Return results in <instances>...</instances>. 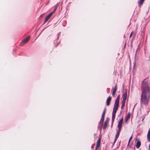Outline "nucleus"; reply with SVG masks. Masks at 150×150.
<instances>
[{
	"label": "nucleus",
	"mask_w": 150,
	"mask_h": 150,
	"mask_svg": "<svg viewBox=\"0 0 150 150\" xmlns=\"http://www.w3.org/2000/svg\"><path fill=\"white\" fill-rule=\"evenodd\" d=\"M115 114L114 113H112V122H113L114 121V120L115 118Z\"/></svg>",
	"instance_id": "nucleus-10"
},
{
	"label": "nucleus",
	"mask_w": 150,
	"mask_h": 150,
	"mask_svg": "<svg viewBox=\"0 0 150 150\" xmlns=\"http://www.w3.org/2000/svg\"><path fill=\"white\" fill-rule=\"evenodd\" d=\"M117 85L116 84L115 87L112 89V95L113 97L115 96V94L117 89Z\"/></svg>",
	"instance_id": "nucleus-4"
},
{
	"label": "nucleus",
	"mask_w": 150,
	"mask_h": 150,
	"mask_svg": "<svg viewBox=\"0 0 150 150\" xmlns=\"http://www.w3.org/2000/svg\"><path fill=\"white\" fill-rule=\"evenodd\" d=\"M107 125L108 122L107 121H105L104 123V126L103 127V129H105L106 128L107 126Z\"/></svg>",
	"instance_id": "nucleus-11"
},
{
	"label": "nucleus",
	"mask_w": 150,
	"mask_h": 150,
	"mask_svg": "<svg viewBox=\"0 0 150 150\" xmlns=\"http://www.w3.org/2000/svg\"><path fill=\"white\" fill-rule=\"evenodd\" d=\"M120 96H118L116 99L115 101V103H114V108H115V109H118V107L119 105V102L120 100Z\"/></svg>",
	"instance_id": "nucleus-2"
},
{
	"label": "nucleus",
	"mask_w": 150,
	"mask_h": 150,
	"mask_svg": "<svg viewBox=\"0 0 150 150\" xmlns=\"http://www.w3.org/2000/svg\"><path fill=\"white\" fill-rule=\"evenodd\" d=\"M93 146H92V147H91V148H93Z\"/></svg>",
	"instance_id": "nucleus-28"
},
{
	"label": "nucleus",
	"mask_w": 150,
	"mask_h": 150,
	"mask_svg": "<svg viewBox=\"0 0 150 150\" xmlns=\"http://www.w3.org/2000/svg\"><path fill=\"white\" fill-rule=\"evenodd\" d=\"M130 117V114H129L128 115H127V118H126V121L127 122V120L128 119H129Z\"/></svg>",
	"instance_id": "nucleus-17"
},
{
	"label": "nucleus",
	"mask_w": 150,
	"mask_h": 150,
	"mask_svg": "<svg viewBox=\"0 0 150 150\" xmlns=\"http://www.w3.org/2000/svg\"><path fill=\"white\" fill-rule=\"evenodd\" d=\"M141 142H140L138 140L137 143L135 146L138 149L139 148Z\"/></svg>",
	"instance_id": "nucleus-8"
},
{
	"label": "nucleus",
	"mask_w": 150,
	"mask_h": 150,
	"mask_svg": "<svg viewBox=\"0 0 150 150\" xmlns=\"http://www.w3.org/2000/svg\"><path fill=\"white\" fill-rule=\"evenodd\" d=\"M99 148V146H96V147L95 150H97Z\"/></svg>",
	"instance_id": "nucleus-23"
},
{
	"label": "nucleus",
	"mask_w": 150,
	"mask_h": 150,
	"mask_svg": "<svg viewBox=\"0 0 150 150\" xmlns=\"http://www.w3.org/2000/svg\"><path fill=\"white\" fill-rule=\"evenodd\" d=\"M115 114L114 113H112V122H113L114 121V120L115 118Z\"/></svg>",
	"instance_id": "nucleus-9"
},
{
	"label": "nucleus",
	"mask_w": 150,
	"mask_h": 150,
	"mask_svg": "<svg viewBox=\"0 0 150 150\" xmlns=\"http://www.w3.org/2000/svg\"><path fill=\"white\" fill-rule=\"evenodd\" d=\"M100 139H99L97 141L96 143V146H100Z\"/></svg>",
	"instance_id": "nucleus-12"
},
{
	"label": "nucleus",
	"mask_w": 150,
	"mask_h": 150,
	"mask_svg": "<svg viewBox=\"0 0 150 150\" xmlns=\"http://www.w3.org/2000/svg\"><path fill=\"white\" fill-rule=\"evenodd\" d=\"M54 13L52 12L49 15H48L49 16H50V17L53 15V14Z\"/></svg>",
	"instance_id": "nucleus-22"
},
{
	"label": "nucleus",
	"mask_w": 150,
	"mask_h": 150,
	"mask_svg": "<svg viewBox=\"0 0 150 150\" xmlns=\"http://www.w3.org/2000/svg\"><path fill=\"white\" fill-rule=\"evenodd\" d=\"M111 98L110 96L106 100V104L108 106L110 105V103L111 101Z\"/></svg>",
	"instance_id": "nucleus-7"
},
{
	"label": "nucleus",
	"mask_w": 150,
	"mask_h": 150,
	"mask_svg": "<svg viewBox=\"0 0 150 150\" xmlns=\"http://www.w3.org/2000/svg\"><path fill=\"white\" fill-rule=\"evenodd\" d=\"M127 96V93H124L123 95V98H125L126 99Z\"/></svg>",
	"instance_id": "nucleus-15"
},
{
	"label": "nucleus",
	"mask_w": 150,
	"mask_h": 150,
	"mask_svg": "<svg viewBox=\"0 0 150 150\" xmlns=\"http://www.w3.org/2000/svg\"><path fill=\"white\" fill-rule=\"evenodd\" d=\"M104 117H101V119H100V122H102V124H103V123L104 121Z\"/></svg>",
	"instance_id": "nucleus-18"
},
{
	"label": "nucleus",
	"mask_w": 150,
	"mask_h": 150,
	"mask_svg": "<svg viewBox=\"0 0 150 150\" xmlns=\"http://www.w3.org/2000/svg\"><path fill=\"white\" fill-rule=\"evenodd\" d=\"M125 104H123V103H122V105H121V109H122L125 106Z\"/></svg>",
	"instance_id": "nucleus-21"
},
{
	"label": "nucleus",
	"mask_w": 150,
	"mask_h": 150,
	"mask_svg": "<svg viewBox=\"0 0 150 150\" xmlns=\"http://www.w3.org/2000/svg\"><path fill=\"white\" fill-rule=\"evenodd\" d=\"M144 0H139L138 2V4L139 5H142L144 2Z\"/></svg>",
	"instance_id": "nucleus-14"
},
{
	"label": "nucleus",
	"mask_w": 150,
	"mask_h": 150,
	"mask_svg": "<svg viewBox=\"0 0 150 150\" xmlns=\"http://www.w3.org/2000/svg\"><path fill=\"white\" fill-rule=\"evenodd\" d=\"M132 136H131V137L130 138H129V142H130V140L132 139Z\"/></svg>",
	"instance_id": "nucleus-24"
},
{
	"label": "nucleus",
	"mask_w": 150,
	"mask_h": 150,
	"mask_svg": "<svg viewBox=\"0 0 150 150\" xmlns=\"http://www.w3.org/2000/svg\"><path fill=\"white\" fill-rule=\"evenodd\" d=\"M50 16H49L48 15L47 16L46 18H45V21L44 22V23H46L48 20L50 18Z\"/></svg>",
	"instance_id": "nucleus-13"
},
{
	"label": "nucleus",
	"mask_w": 150,
	"mask_h": 150,
	"mask_svg": "<svg viewBox=\"0 0 150 150\" xmlns=\"http://www.w3.org/2000/svg\"><path fill=\"white\" fill-rule=\"evenodd\" d=\"M142 88V92L140 102L141 104H146L148 103L150 98V87L147 82H143Z\"/></svg>",
	"instance_id": "nucleus-1"
},
{
	"label": "nucleus",
	"mask_w": 150,
	"mask_h": 150,
	"mask_svg": "<svg viewBox=\"0 0 150 150\" xmlns=\"http://www.w3.org/2000/svg\"><path fill=\"white\" fill-rule=\"evenodd\" d=\"M105 110H104V111L103 112L102 115V117H104V116L105 115Z\"/></svg>",
	"instance_id": "nucleus-19"
},
{
	"label": "nucleus",
	"mask_w": 150,
	"mask_h": 150,
	"mask_svg": "<svg viewBox=\"0 0 150 150\" xmlns=\"http://www.w3.org/2000/svg\"><path fill=\"white\" fill-rule=\"evenodd\" d=\"M126 100V99H125V98H123L122 103L125 104V103Z\"/></svg>",
	"instance_id": "nucleus-20"
},
{
	"label": "nucleus",
	"mask_w": 150,
	"mask_h": 150,
	"mask_svg": "<svg viewBox=\"0 0 150 150\" xmlns=\"http://www.w3.org/2000/svg\"><path fill=\"white\" fill-rule=\"evenodd\" d=\"M117 109H115V108L113 109V112L112 113H114L116 114V112Z\"/></svg>",
	"instance_id": "nucleus-16"
},
{
	"label": "nucleus",
	"mask_w": 150,
	"mask_h": 150,
	"mask_svg": "<svg viewBox=\"0 0 150 150\" xmlns=\"http://www.w3.org/2000/svg\"><path fill=\"white\" fill-rule=\"evenodd\" d=\"M149 149H150V144L149 145Z\"/></svg>",
	"instance_id": "nucleus-27"
},
{
	"label": "nucleus",
	"mask_w": 150,
	"mask_h": 150,
	"mask_svg": "<svg viewBox=\"0 0 150 150\" xmlns=\"http://www.w3.org/2000/svg\"><path fill=\"white\" fill-rule=\"evenodd\" d=\"M57 9V8H55L54 9V10L52 11V12L54 13L55 11Z\"/></svg>",
	"instance_id": "nucleus-25"
},
{
	"label": "nucleus",
	"mask_w": 150,
	"mask_h": 150,
	"mask_svg": "<svg viewBox=\"0 0 150 150\" xmlns=\"http://www.w3.org/2000/svg\"><path fill=\"white\" fill-rule=\"evenodd\" d=\"M120 131H121V130H119V129H118L117 130V132H116V137H115V139L114 140V143H115V142L116 141L117 139L118 138V137L119 136V135H120Z\"/></svg>",
	"instance_id": "nucleus-6"
},
{
	"label": "nucleus",
	"mask_w": 150,
	"mask_h": 150,
	"mask_svg": "<svg viewBox=\"0 0 150 150\" xmlns=\"http://www.w3.org/2000/svg\"><path fill=\"white\" fill-rule=\"evenodd\" d=\"M99 150H100L99 149Z\"/></svg>",
	"instance_id": "nucleus-29"
},
{
	"label": "nucleus",
	"mask_w": 150,
	"mask_h": 150,
	"mask_svg": "<svg viewBox=\"0 0 150 150\" xmlns=\"http://www.w3.org/2000/svg\"><path fill=\"white\" fill-rule=\"evenodd\" d=\"M123 121V118H122L119 121L118 125H117V127L118 128V129L119 130H121V128L122 127V123Z\"/></svg>",
	"instance_id": "nucleus-3"
},
{
	"label": "nucleus",
	"mask_w": 150,
	"mask_h": 150,
	"mask_svg": "<svg viewBox=\"0 0 150 150\" xmlns=\"http://www.w3.org/2000/svg\"><path fill=\"white\" fill-rule=\"evenodd\" d=\"M30 39V36L28 37L22 41L21 44L23 45L25 44L29 41Z\"/></svg>",
	"instance_id": "nucleus-5"
},
{
	"label": "nucleus",
	"mask_w": 150,
	"mask_h": 150,
	"mask_svg": "<svg viewBox=\"0 0 150 150\" xmlns=\"http://www.w3.org/2000/svg\"><path fill=\"white\" fill-rule=\"evenodd\" d=\"M132 33H133V32H132L131 33V34H130V38L131 37V36H132Z\"/></svg>",
	"instance_id": "nucleus-26"
}]
</instances>
